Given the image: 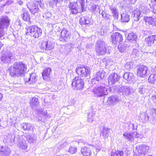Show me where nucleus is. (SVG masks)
<instances>
[{
	"label": "nucleus",
	"instance_id": "nucleus-60",
	"mask_svg": "<svg viewBox=\"0 0 156 156\" xmlns=\"http://www.w3.org/2000/svg\"><path fill=\"white\" fill-rule=\"evenodd\" d=\"M151 9H152L153 12L156 14V5H152L151 7Z\"/></svg>",
	"mask_w": 156,
	"mask_h": 156
},
{
	"label": "nucleus",
	"instance_id": "nucleus-12",
	"mask_svg": "<svg viewBox=\"0 0 156 156\" xmlns=\"http://www.w3.org/2000/svg\"><path fill=\"white\" fill-rule=\"evenodd\" d=\"M149 71L147 67L144 65L140 66L137 69V74L138 76L144 77L148 74Z\"/></svg>",
	"mask_w": 156,
	"mask_h": 156
},
{
	"label": "nucleus",
	"instance_id": "nucleus-37",
	"mask_svg": "<svg viewBox=\"0 0 156 156\" xmlns=\"http://www.w3.org/2000/svg\"><path fill=\"white\" fill-rule=\"evenodd\" d=\"M110 132V129L107 127H104L103 128L102 132H101V134L105 138H107L109 135Z\"/></svg>",
	"mask_w": 156,
	"mask_h": 156
},
{
	"label": "nucleus",
	"instance_id": "nucleus-7",
	"mask_svg": "<svg viewBox=\"0 0 156 156\" xmlns=\"http://www.w3.org/2000/svg\"><path fill=\"white\" fill-rule=\"evenodd\" d=\"M149 149V147L147 146L141 144L136 147L135 151L137 153V156H145Z\"/></svg>",
	"mask_w": 156,
	"mask_h": 156
},
{
	"label": "nucleus",
	"instance_id": "nucleus-50",
	"mask_svg": "<svg viewBox=\"0 0 156 156\" xmlns=\"http://www.w3.org/2000/svg\"><path fill=\"white\" fill-rule=\"evenodd\" d=\"M95 114L94 112H90L88 114V120L89 122H92L94 120L93 116Z\"/></svg>",
	"mask_w": 156,
	"mask_h": 156
},
{
	"label": "nucleus",
	"instance_id": "nucleus-33",
	"mask_svg": "<svg viewBox=\"0 0 156 156\" xmlns=\"http://www.w3.org/2000/svg\"><path fill=\"white\" fill-rule=\"evenodd\" d=\"M79 22L80 24L83 26L89 24L90 21L88 17L87 16H83L80 18Z\"/></svg>",
	"mask_w": 156,
	"mask_h": 156
},
{
	"label": "nucleus",
	"instance_id": "nucleus-22",
	"mask_svg": "<svg viewBox=\"0 0 156 156\" xmlns=\"http://www.w3.org/2000/svg\"><path fill=\"white\" fill-rule=\"evenodd\" d=\"M61 36L60 38L62 39L65 41H66L69 39L70 36L69 31L66 29H63L61 32Z\"/></svg>",
	"mask_w": 156,
	"mask_h": 156
},
{
	"label": "nucleus",
	"instance_id": "nucleus-51",
	"mask_svg": "<svg viewBox=\"0 0 156 156\" xmlns=\"http://www.w3.org/2000/svg\"><path fill=\"white\" fill-rule=\"evenodd\" d=\"M92 7V10L94 12H97V9L100 10V7L98 5L92 4L90 5Z\"/></svg>",
	"mask_w": 156,
	"mask_h": 156
},
{
	"label": "nucleus",
	"instance_id": "nucleus-52",
	"mask_svg": "<svg viewBox=\"0 0 156 156\" xmlns=\"http://www.w3.org/2000/svg\"><path fill=\"white\" fill-rule=\"evenodd\" d=\"M108 31V30L106 27L105 26L103 27V28L101 29V35H104L106 34Z\"/></svg>",
	"mask_w": 156,
	"mask_h": 156
},
{
	"label": "nucleus",
	"instance_id": "nucleus-32",
	"mask_svg": "<svg viewBox=\"0 0 156 156\" xmlns=\"http://www.w3.org/2000/svg\"><path fill=\"white\" fill-rule=\"evenodd\" d=\"M23 13L21 15V17L25 21L29 22L30 19V15L29 12L25 9L23 10Z\"/></svg>",
	"mask_w": 156,
	"mask_h": 156
},
{
	"label": "nucleus",
	"instance_id": "nucleus-35",
	"mask_svg": "<svg viewBox=\"0 0 156 156\" xmlns=\"http://www.w3.org/2000/svg\"><path fill=\"white\" fill-rule=\"evenodd\" d=\"M133 78V75L131 73H126L123 76V78L128 81L132 80Z\"/></svg>",
	"mask_w": 156,
	"mask_h": 156
},
{
	"label": "nucleus",
	"instance_id": "nucleus-44",
	"mask_svg": "<svg viewBox=\"0 0 156 156\" xmlns=\"http://www.w3.org/2000/svg\"><path fill=\"white\" fill-rule=\"evenodd\" d=\"M77 150V147L76 146L73 145L72 146H70L68 150V152L71 154H74L76 153Z\"/></svg>",
	"mask_w": 156,
	"mask_h": 156
},
{
	"label": "nucleus",
	"instance_id": "nucleus-31",
	"mask_svg": "<svg viewBox=\"0 0 156 156\" xmlns=\"http://www.w3.org/2000/svg\"><path fill=\"white\" fill-rule=\"evenodd\" d=\"M130 19L129 14L126 12L121 14V22L122 23L128 22Z\"/></svg>",
	"mask_w": 156,
	"mask_h": 156
},
{
	"label": "nucleus",
	"instance_id": "nucleus-17",
	"mask_svg": "<svg viewBox=\"0 0 156 156\" xmlns=\"http://www.w3.org/2000/svg\"><path fill=\"white\" fill-rule=\"evenodd\" d=\"M10 21V20L7 16H2L0 19V27L7 29Z\"/></svg>",
	"mask_w": 156,
	"mask_h": 156
},
{
	"label": "nucleus",
	"instance_id": "nucleus-21",
	"mask_svg": "<svg viewBox=\"0 0 156 156\" xmlns=\"http://www.w3.org/2000/svg\"><path fill=\"white\" fill-rule=\"evenodd\" d=\"M149 121H153L155 120L156 117V108L152 107L148 111Z\"/></svg>",
	"mask_w": 156,
	"mask_h": 156
},
{
	"label": "nucleus",
	"instance_id": "nucleus-46",
	"mask_svg": "<svg viewBox=\"0 0 156 156\" xmlns=\"http://www.w3.org/2000/svg\"><path fill=\"white\" fill-rule=\"evenodd\" d=\"M32 126L30 124L27 123H23L22 125V127L26 130L29 131L30 130Z\"/></svg>",
	"mask_w": 156,
	"mask_h": 156
},
{
	"label": "nucleus",
	"instance_id": "nucleus-38",
	"mask_svg": "<svg viewBox=\"0 0 156 156\" xmlns=\"http://www.w3.org/2000/svg\"><path fill=\"white\" fill-rule=\"evenodd\" d=\"M138 92L140 94H144L147 90L145 86L143 85H139L138 86Z\"/></svg>",
	"mask_w": 156,
	"mask_h": 156
},
{
	"label": "nucleus",
	"instance_id": "nucleus-55",
	"mask_svg": "<svg viewBox=\"0 0 156 156\" xmlns=\"http://www.w3.org/2000/svg\"><path fill=\"white\" fill-rule=\"evenodd\" d=\"M63 0H53L52 1V3L53 4V5H57V3L60 4L62 2Z\"/></svg>",
	"mask_w": 156,
	"mask_h": 156
},
{
	"label": "nucleus",
	"instance_id": "nucleus-58",
	"mask_svg": "<svg viewBox=\"0 0 156 156\" xmlns=\"http://www.w3.org/2000/svg\"><path fill=\"white\" fill-rule=\"evenodd\" d=\"M129 126L132 127V129L135 130L137 128V125L136 123L130 124Z\"/></svg>",
	"mask_w": 156,
	"mask_h": 156
},
{
	"label": "nucleus",
	"instance_id": "nucleus-36",
	"mask_svg": "<svg viewBox=\"0 0 156 156\" xmlns=\"http://www.w3.org/2000/svg\"><path fill=\"white\" fill-rule=\"evenodd\" d=\"M27 138L28 141L30 144L34 143L36 140V136L34 134L28 135L27 136Z\"/></svg>",
	"mask_w": 156,
	"mask_h": 156
},
{
	"label": "nucleus",
	"instance_id": "nucleus-23",
	"mask_svg": "<svg viewBox=\"0 0 156 156\" xmlns=\"http://www.w3.org/2000/svg\"><path fill=\"white\" fill-rule=\"evenodd\" d=\"M105 76V73L104 71L103 70H100L98 71L96 73L95 77L91 80V83H93L94 80H96L98 81L102 79Z\"/></svg>",
	"mask_w": 156,
	"mask_h": 156
},
{
	"label": "nucleus",
	"instance_id": "nucleus-48",
	"mask_svg": "<svg viewBox=\"0 0 156 156\" xmlns=\"http://www.w3.org/2000/svg\"><path fill=\"white\" fill-rule=\"evenodd\" d=\"M43 109L41 108L40 111V112L42 113V114L44 116V117L46 119H49L51 117V115L50 114H48L47 110H46L44 111H42Z\"/></svg>",
	"mask_w": 156,
	"mask_h": 156
},
{
	"label": "nucleus",
	"instance_id": "nucleus-47",
	"mask_svg": "<svg viewBox=\"0 0 156 156\" xmlns=\"http://www.w3.org/2000/svg\"><path fill=\"white\" fill-rule=\"evenodd\" d=\"M101 14L103 18L105 20H110L111 19V16L103 10L101 11Z\"/></svg>",
	"mask_w": 156,
	"mask_h": 156
},
{
	"label": "nucleus",
	"instance_id": "nucleus-18",
	"mask_svg": "<svg viewBox=\"0 0 156 156\" xmlns=\"http://www.w3.org/2000/svg\"><path fill=\"white\" fill-rule=\"evenodd\" d=\"M9 148L6 146H0V156H8L11 154Z\"/></svg>",
	"mask_w": 156,
	"mask_h": 156
},
{
	"label": "nucleus",
	"instance_id": "nucleus-57",
	"mask_svg": "<svg viewBox=\"0 0 156 156\" xmlns=\"http://www.w3.org/2000/svg\"><path fill=\"white\" fill-rule=\"evenodd\" d=\"M13 1L12 0H9L6 3L2 5L3 7L5 6V5H9L11 4L13 2Z\"/></svg>",
	"mask_w": 156,
	"mask_h": 156
},
{
	"label": "nucleus",
	"instance_id": "nucleus-26",
	"mask_svg": "<svg viewBox=\"0 0 156 156\" xmlns=\"http://www.w3.org/2000/svg\"><path fill=\"white\" fill-rule=\"evenodd\" d=\"M119 101V99L118 97L114 95L109 97L107 101V103L109 105H114Z\"/></svg>",
	"mask_w": 156,
	"mask_h": 156
},
{
	"label": "nucleus",
	"instance_id": "nucleus-59",
	"mask_svg": "<svg viewBox=\"0 0 156 156\" xmlns=\"http://www.w3.org/2000/svg\"><path fill=\"white\" fill-rule=\"evenodd\" d=\"M20 21L16 22H15L14 24H15V25L16 26V25H17V29H20L21 27V25L20 23Z\"/></svg>",
	"mask_w": 156,
	"mask_h": 156
},
{
	"label": "nucleus",
	"instance_id": "nucleus-63",
	"mask_svg": "<svg viewBox=\"0 0 156 156\" xmlns=\"http://www.w3.org/2000/svg\"><path fill=\"white\" fill-rule=\"evenodd\" d=\"M17 3L20 5H21L23 4V1L21 0H17Z\"/></svg>",
	"mask_w": 156,
	"mask_h": 156
},
{
	"label": "nucleus",
	"instance_id": "nucleus-41",
	"mask_svg": "<svg viewBox=\"0 0 156 156\" xmlns=\"http://www.w3.org/2000/svg\"><path fill=\"white\" fill-rule=\"evenodd\" d=\"M156 74H151L148 79V81L151 84H155Z\"/></svg>",
	"mask_w": 156,
	"mask_h": 156
},
{
	"label": "nucleus",
	"instance_id": "nucleus-56",
	"mask_svg": "<svg viewBox=\"0 0 156 156\" xmlns=\"http://www.w3.org/2000/svg\"><path fill=\"white\" fill-rule=\"evenodd\" d=\"M91 48V45L90 44H87L86 46V51H88Z\"/></svg>",
	"mask_w": 156,
	"mask_h": 156
},
{
	"label": "nucleus",
	"instance_id": "nucleus-28",
	"mask_svg": "<svg viewBox=\"0 0 156 156\" xmlns=\"http://www.w3.org/2000/svg\"><path fill=\"white\" fill-rule=\"evenodd\" d=\"M38 27L36 25H33L29 27H28L26 28L27 31L26 33L27 35H30L31 36H33V33H34L36 30L38 28Z\"/></svg>",
	"mask_w": 156,
	"mask_h": 156
},
{
	"label": "nucleus",
	"instance_id": "nucleus-13",
	"mask_svg": "<svg viewBox=\"0 0 156 156\" xmlns=\"http://www.w3.org/2000/svg\"><path fill=\"white\" fill-rule=\"evenodd\" d=\"M132 88L130 87L122 86L118 89V92L120 95H128L131 94Z\"/></svg>",
	"mask_w": 156,
	"mask_h": 156
},
{
	"label": "nucleus",
	"instance_id": "nucleus-27",
	"mask_svg": "<svg viewBox=\"0 0 156 156\" xmlns=\"http://www.w3.org/2000/svg\"><path fill=\"white\" fill-rule=\"evenodd\" d=\"M133 134V133L132 132H125L123 133V136L126 140L130 142H132L134 140Z\"/></svg>",
	"mask_w": 156,
	"mask_h": 156
},
{
	"label": "nucleus",
	"instance_id": "nucleus-45",
	"mask_svg": "<svg viewBox=\"0 0 156 156\" xmlns=\"http://www.w3.org/2000/svg\"><path fill=\"white\" fill-rule=\"evenodd\" d=\"M123 152L122 151L117 150L115 152L112 151L111 156H123Z\"/></svg>",
	"mask_w": 156,
	"mask_h": 156
},
{
	"label": "nucleus",
	"instance_id": "nucleus-53",
	"mask_svg": "<svg viewBox=\"0 0 156 156\" xmlns=\"http://www.w3.org/2000/svg\"><path fill=\"white\" fill-rule=\"evenodd\" d=\"M140 51L136 49H133L132 51V54L135 55L136 56L137 55L138 56H139V54H140Z\"/></svg>",
	"mask_w": 156,
	"mask_h": 156
},
{
	"label": "nucleus",
	"instance_id": "nucleus-6",
	"mask_svg": "<svg viewBox=\"0 0 156 156\" xmlns=\"http://www.w3.org/2000/svg\"><path fill=\"white\" fill-rule=\"evenodd\" d=\"M76 72L78 75L83 77H87L90 76V69L88 67H77L76 69Z\"/></svg>",
	"mask_w": 156,
	"mask_h": 156
},
{
	"label": "nucleus",
	"instance_id": "nucleus-2",
	"mask_svg": "<svg viewBox=\"0 0 156 156\" xmlns=\"http://www.w3.org/2000/svg\"><path fill=\"white\" fill-rule=\"evenodd\" d=\"M95 51L98 55H105L109 53L111 47L108 46L105 42L101 40L97 41L95 44Z\"/></svg>",
	"mask_w": 156,
	"mask_h": 156
},
{
	"label": "nucleus",
	"instance_id": "nucleus-49",
	"mask_svg": "<svg viewBox=\"0 0 156 156\" xmlns=\"http://www.w3.org/2000/svg\"><path fill=\"white\" fill-rule=\"evenodd\" d=\"M80 3L81 5V9L80 11L84 12L85 9L84 7L85 2L84 0H77Z\"/></svg>",
	"mask_w": 156,
	"mask_h": 156
},
{
	"label": "nucleus",
	"instance_id": "nucleus-24",
	"mask_svg": "<svg viewBox=\"0 0 156 156\" xmlns=\"http://www.w3.org/2000/svg\"><path fill=\"white\" fill-rule=\"evenodd\" d=\"M81 152L83 156H92L91 149L87 146L82 147Z\"/></svg>",
	"mask_w": 156,
	"mask_h": 156
},
{
	"label": "nucleus",
	"instance_id": "nucleus-42",
	"mask_svg": "<svg viewBox=\"0 0 156 156\" xmlns=\"http://www.w3.org/2000/svg\"><path fill=\"white\" fill-rule=\"evenodd\" d=\"M7 29L0 27V40L4 38V36L6 34Z\"/></svg>",
	"mask_w": 156,
	"mask_h": 156
},
{
	"label": "nucleus",
	"instance_id": "nucleus-64",
	"mask_svg": "<svg viewBox=\"0 0 156 156\" xmlns=\"http://www.w3.org/2000/svg\"><path fill=\"white\" fill-rule=\"evenodd\" d=\"M151 99L152 101L156 103V95L153 96L152 97Z\"/></svg>",
	"mask_w": 156,
	"mask_h": 156
},
{
	"label": "nucleus",
	"instance_id": "nucleus-1",
	"mask_svg": "<svg viewBox=\"0 0 156 156\" xmlns=\"http://www.w3.org/2000/svg\"><path fill=\"white\" fill-rule=\"evenodd\" d=\"M10 75L13 77L22 76L27 70V66L22 62H16L9 69Z\"/></svg>",
	"mask_w": 156,
	"mask_h": 156
},
{
	"label": "nucleus",
	"instance_id": "nucleus-16",
	"mask_svg": "<svg viewBox=\"0 0 156 156\" xmlns=\"http://www.w3.org/2000/svg\"><path fill=\"white\" fill-rule=\"evenodd\" d=\"M27 5L32 14L34 15H37V13L40 11L37 5L31 2H29Z\"/></svg>",
	"mask_w": 156,
	"mask_h": 156
},
{
	"label": "nucleus",
	"instance_id": "nucleus-11",
	"mask_svg": "<svg viewBox=\"0 0 156 156\" xmlns=\"http://www.w3.org/2000/svg\"><path fill=\"white\" fill-rule=\"evenodd\" d=\"M69 7L71 11V12L73 14H76L78 12H83L80 11L81 7L79 8L77 2H70L69 5Z\"/></svg>",
	"mask_w": 156,
	"mask_h": 156
},
{
	"label": "nucleus",
	"instance_id": "nucleus-20",
	"mask_svg": "<svg viewBox=\"0 0 156 156\" xmlns=\"http://www.w3.org/2000/svg\"><path fill=\"white\" fill-rule=\"evenodd\" d=\"M13 54L11 52H9L6 55H3L1 57L2 61L5 63H9L10 62L11 59H12Z\"/></svg>",
	"mask_w": 156,
	"mask_h": 156
},
{
	"label": "nucleus",
	"instance_id": "nucleus-40",
	"mask_svg": "<svg viewBox=\"0 0 156 156\" xmlns=\"http://www.w3.org/2000/svg\"><path fill=\"white\" fill-rule=\"evenodd\" d=\"M137 37V35L133 32L129 33L127 37V39L129 41L136 40Z\"/></svg>",
	"mask_w": 156,
	"mask_h": 156
},
{
	"label": "nucleus",
	"instance_id": "nucleus-4",
	"mask_svg": "<svg viewBox=\"0 0 156 156\" xmlns=\"http://www.w3.org/2000/svg\"><path fill=\"white\" fill-rule=\"evenodd\" d=\"M93 91L94 95L97 97H102L108 94L107 89L104 86H100L94 87Z\"/></svg>",
	"mask_w": 156,
	"mask_h": 156
},
{
	"label": "nucleus",
	"instance_id": "nucleus-15",
	"mask_svg": "<svg viewBox=\"0 0 156 156\" xmlns=\"http://www.w3.org/2000/svg\"><path fill=\"white\" fill-rule=\"evenodd\" d=\"M120 76L117 73H111L108 78V82L109 84H115L118 82L119 80Z\"/></svg>",
	"mask_w": 156,
	"mask_h": 156
},
{
	"label": "nucleus",
	"instance_id": "nucleus-3",
	"mask_svg": "<svg viewBox=\"0 0 156 156\" xmlns=\"http://www.w3.org/2000/svg\"><path fill=\"white\" fill-rule=\"evenodd\" d=\"M71 85L74 90L81 91L84 87V80L82 79L80 77H76L73 79Z\"/></svg>",
	"mask_w": 156,
	"mask_h": 156
},
{
	"label": "nucleus",
	"instance_id": "nucleus-5",
	"mask_svg": "<svg viewBox=\"0 0 156 156\" xmlns=\"http://www.w3.org/2000/svg\"><path fill=\"white\" fill-rule=\"evenodd\" d=\"M54 47V44L51 41H43L41 44V48L45 51V52L48 55L51 53V51Z\"/></svg>",
	"mask_w": 156,
	"mask_h": 156
},
{
	"label": "nucleus",
	"instance_id": "nucleus-62",
	"mask_svg": "<svg viewBox=\"0 0 156 156\" xmlns=\"http://www.w3.org/2000/svg\"><path fill=\"white\" fill-rule=\"evenodd\" d=\"M151 4L149 5L151 7V6H152L153 5H156V0H151Z\"/></svg>",
	"mask_w": 156,
	"mask_h": 156
},
{
	"label": "nucleus",
	"instance_id": "nucleus-43",
	"mask_svg": "<svg viewBox=\"0 0 156 156\" xmlns=\"http://www.w3.org/2000/svg\"><path fill=\"white\" fill-rule=\"evenodd\" d=\"M126 44L125 43L120 44L118 46V49L119 51L121 52H124L126 50Z\"/></svg>",
	"mask_w": 156,
	"mask_h": 156
},
{
	"label": "nucleus",
	"instance_id": "nucleus-34",
	"mask_svg": "<svg viewBox=\"0 0 156 156\" xmlns=\"http://www.w3.org/2000/svg\"><path fill=\"white\" fill-rule=\"evenodd\" d=\"M18 146L23 149H26L27 147L26 141L23 139H20L18 141Z\"/></svg>",
	"mask_w": 156,
	"mask_h": 156
},
{
	"label": "nucleus",
	"instance_id": "nucleus-19",
	"mask_svg": "<svg viewBox=\"0 0 156 156\" xmlns=\"http://www.w3.org/2000/svg\"><path fill=\"white\" fill-rule=\"evenodd\" d=\"M132 14L133 15V18L134 20V21L133 22V24H134L135 22L138 21L143 16L142 14L141 13V11L138 9H136V10H135Z\"/></svg>",
	"mask_w": 156,
	"mask_h": 156
},
{
	"label": "nucleus",
	"instance_id": "nucleus-25",
	"mask_svg": "<svg viewBox=\"0 0 156 156\" xmlns=\"http://www.w3.org/2000/svg\"><path fill=\"white\" fill-rule=\"evenodd\" d=\"M145 20L146 23L152 27H156V18L152 17L146 16Z\"/></svg>",
	"mask_w": 156,
	"mask_h": 156
},
{
	"label": "nucleus",
	"instance_id": "nucleus-29",
	"mask_svg": "<svg viewBox=\"0 0 156 156\" xmlns=\"http://www.w3.org/2000/svg\"><path fill=\"white\" fill-rule=\"evenodd\" d=\"M115 5L113 4H112L108 5L109 9L111 10L113 16L115 19H118V12L116 9Z\"/></svg>",
	"mask_w": 156,
	"mask_h": 156
},
{
	"label": "nucleus",
	"instance_id": "nucleus-9",
	"mask_svg": "<svg viewBox=\"0 0 156 156\" xmlns=\"http://www.w3.org/2000/svg\"><path fill=\"white\" fill-rule=\"evenodd\" d=\"M110 40L113 43L117 44L122 42L123 37L122 35L119 33L115 32L111 34Z\"/></svg>",
	"mask_w": 156,
	"mask_h": 156
},
{
	"label": "nucleus",
	"instance_id": "nucleus-30",
	"mask_svg": "<svg viewBox=\"0 0 156 156\" xmlns=\"http://www.w3.org/2000/svg\"><path fill=\"white\" fill-rule=\"evenodd\" d=\"M51 69L48 67L46 68L42 73V77L45 80H48L49 78V75L51 71Z\"/></svg>",
	"mask_w": 156,
	"mask_h": 156
},
{
	"label": "nucleus",
	"instance_id": "nucleus-8",
	"mask_svg": "<svg viewBox=\"0 0 156 156\" xmlns=\"http://www.w3.org/2000/svg\"><path fill=\"white\" fill-rule=\"evenodd\" d=\"M36 75L34 73L28 75H25L24 80L25 83L27 84H32L35 83L37 81Z\"/></svg>",
	"mask_w": 156,
	"mask_h": 156
},
{
	"label": "nucleus",
	"instance_id": "nucleus-10",
	"mask_svg": "<svg viewBox=\"0 0 156 156\" xmlns=\"http://www.w3.org/2000/svg\"><path fill=\"white\" fill-rule=\"evenodd\" d=\"M146 41L148 46H151L153 50L156 48V35H152L146 37Z\"/></svg>",
	"mask_w": 156,
	"mask_h": 156
},
{
	"label": "nucleus",
	"instance_id": "nucleus-14",
	"mask_svg": "<svg viewBox=\"0 0 156 156\" xmlns=\"http://www.w3.org/2000/svg\"><path fill=\"white\" fill-rule=\"evenodd\" d=\"M30 103V106L33 109L40 112L41 108H39L40 104L38 98L33 97L31 99Z\"/></svg>",
	"mask_w": 156,
	"mask_h": 156
},
{
	"label": "nucleus",
	"instance_id": "nucleus-54",
	"mask_svg": "<svg viewBox=\"0 0 156 156\" xmlns=\"http://www.w3.org/2000/svg\"><path fill=\"white\" fill-rule=\"evenodd\" d=\"M145 112H143L141 114L140 116H139L140 118L142 120V122H145Z\"/></svg>",
	"mask_w": 156,
	"mask_h": 156
},
{
	"label": "nucleus",
	"instance_id": "nucleus-61",
	"mask_svg": "<svg viewBox=\"0 0 156 156\" xmlns=\"http://www.w3.org/2000/svg\"><path fill=\"white\" fill-rule=\"evenodd\" d=\"M145 121H149V116L148 115V112L147 113V112H145Z\"/></svg>",
	"mask_w": 156,
	"mask_h": 156
},
{
	"label": "nucleus",
	"instance_id": "nucleus-39",
	"mask_svg": "<svg viewBox=\"0 0 156 156\" xmlns=\"http://www.w3.org/2000/svg\"><path fill=\"white\" fill-rule=\"evenodd\" d=\"M42 30L39 28L38 27L34 33H33V36L32 37L34 38H38L42 35Z\"/></svg>",
	"mask_w": 156,
	"mask_h": 156
}]
</instances>
